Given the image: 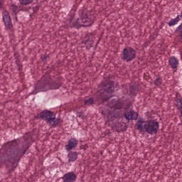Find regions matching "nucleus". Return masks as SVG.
I'll return each instance as SVG.
<instances>
[{
    "mask_svg": "<svg viewBox=\"0 0 182 182\" xmlns=\"http://www.w3.org/2000/svg\"><path fill=\"white\" fill-rule=\"evenodd\" d=\"M82 43L87 45V46H89V48H93L94 41L92 39H87L83 41Z\"/></svg>",
    "mask_w": 182,
    "mask_h": 182,
    "instance_id": "dca6fc26",
    "label": "nucleus"
},
{
    "mask_svg": "<svg viewBox=\"0 0 182 182\" xmlns=\"http://www.w3.org/2000/svg\"><path fill=\"white\" fill-rule=\"evenodd\" d=\"M19 2L21 5H29L33 2V0H19Z\"/></svg>",
    "mask_w": 182,
    "mask_h": 182,
    "instance_id": "6ab92c4d",
    "label": "nucleus"
},
{
    "mask_svg": "<svg viewBox=\"0 0 182 182\" xmlns=\"http://www.w3.org/2000/svg\"><path fill=\"white\" fill-rule=\"evenodd\" d=\"M161 78H160V77H156V79L154 80V85L156 86H160V85H161Z\"/></svg>",
    "mask_w": 182,
    "mask_h": 182,
    "instance_id": "412c9836",
    "label": "nucleus"
},
{
    "mask_svg": "<svg viewBox=\"0 0 182 182\" xmlns=\"http://www.w3.org/2000/svg\"><path fill=\"white\" fill-rule=\"evenodd\" d=\"M28 149H29L28 146H23L21 148H19L16 140L9 142L5 149L6 160L9 163H11V164H14L15 161H19L23 157V155L26 154Z\"/></svg>",
    "mask_w": 182,
    "mask_h": 182,
    "instance_id": "f257e3e1",
    "label": "nucleus"
},
{
    "mask_svg": "<svg viewBox=\"0 0 182 182\" xmlns=\"http://www.w3.org/2000/svg\"><path fill=\"white\" fill-rule=\"evenodd\" d=\"M62 86L61 82H53L50 78H46V80L42 79L41 81H38L35 87V90H33L30 95H36L39 92H46L50 89L56 90L59 89Z\"/></svg>",
    "mask_w": 182,
    "mask_h": 182,
    "instance_id": "39448f33",
    "label": "nucleus"
},
{
    "mask_svg": "<svg viewBox=\"0 0 182 182\" xmlns=\"http://www.w3.org/2000/svg\"><path fill=\"white\" fill-rule=\"evenodd\" d=\"M112 130H114L115 132H117L118 133H120V132H126V128L123 127V125L122 124L117 122L116 124H114L112 127Z\"/></svg>",
    "mask_w": 182,
    "mask_h": 182,
    "instance_id": "ddd939ff",
    "label": "nucleus"
},
{
    "mask_svg": "<svg viewBox=\"0 0 182 182\" xmlns=\"http://www.w3.org/2000/svg\"><path fill=\"white\" fill-rule=\"evenodd\" d=\"M180 18H181V15L177 16L176 18H173V20L176 21V22L178 23V22H180Z\"/></svg>",
    "mask_w": 182,
    "mask_h": 182,
    "instance_id": "bb28decb",
    "label": "nucleus"
},
{
    "mask_svg": "<svg viewBox=\"0 0 182 182\" xmlns=\"http://www.w3.org/2000/svg\"><path fill=\"white\" fill-rule=\"evenodd\" d=\"M36 119H42L51 127H57V126L60 127L63 123V120L60 118H56V114L49 109L43 110L39 115L36 117Z\"/></svg>",
    "mask_w": 182,
    "mask_h": 182,
    "instance_id": "20e7f679",
    "label": "nucleus"
},
{
    "mask_svg": "<svg viewBox=\"0 0 182 182\" xmlns=\"http://www.w3.org/2000/svg\"><path fill=\"white\" fill-rule=\"evenodd\" d=\"M78 143H79V141H77L76 139L71 138L68 141V144H67L65 146V149L68 151H70V150H72L73 149H75V147H76V146H77Z\"/></svg>",
    "mask_w": 182,
    "mask_h": 182,
    "instance_id": "9b49d317",
    "label": "nucleus"
},
{
    "mask_svg": "<svg viewBox=\"0 0 182 182\" xmlns=\"http://www.w3.org/2000/svg\"><path fill=\"white\" fill-rule=\"evenodd\" d=\"M174 25H177V23L176 22V20L173 18L168 22V26H174Z\"/></svg>",
    "mask_w": 182,
    "mask_h": 182,
    "instance_id": "b1692460",
    "label": "nucleus"
},
{
    "mask_svg": "<svg viewBox=\"0 0 182 182\" xmlns=\"http://www.w3.org/2000/svg\"><path fill=\"white\" fill-rule=\"evenodd\" d=\"M0 9H2V2H1V0H0Z\"/></svg>",
    "mask_w": 182,
    "mask_h": 182,
    "instance_id": "7c9ffc66",
    "label": "nucleus"
},
{
    "mask_svg": "<svg viewBox=\"0 0 182 182\" xmlns=\"http://www.w3.org/2000/svg\"><path fill=\"white\" fill-rule=\"evenodd\" d=\"M180 29H182V23L178 27L176 28V32H178V31H180Z\"/></svg>",
    "mask_w": 182,
    "mask_h": 182,
    "instance_id": "c85d7f7f",
    "label": "nucleus"
},
{
    "mask_svg": "<svg viewBox=\"0 0 182 182\" xmlns=\"http://www.w3.org/2000/svg\"><path fill=\"white\" fill-rule=\"evenodd\" d=\"M129 92L131 95L136 96V95H137V92H139V87H137L136 85H130Z\"/></svg>",
    "mask_w": 182,
    "mask_h": 182,
    "instance_id": "2eb2a0df",
    "label": "nucleus"
},
{
    "mask_svg": "<svg viewBox=\"0 0 182 182\" xmlns=\"http://www.w3.org/2000/svg\"><path fill=\"white\" fill-rule=\"evenodd\" d=\"M125 90L127 92H129V89H127V87L125 88Z\"/></svg>",
    "mask_w": 182,
    "mask_h": 182,
    "instance_id": "72a5a7b5",
    "label": "nucleus"
},
{
    "mask_svg": "<svg viewBox=\"0 0 182 182\" xmlns=\"http://www.w3.org/2000/svg\"><path fill=\"white\" fill-rule=\"evenodd\" d=\"M68 161H76L77 160V152L76 151H70L68 154Z\"/></svg>",
    "mask_w": 182,
    "mask_h": 182,
    "instance_id": "4468645a",
    "label": "nucleus"
},
{
    "mask_svg": "<svg viewBox=\"0 0 182 182\" xmlns=\"http://www.w3.org/2000/svg\"><path fill=\"white\" fill-rule=\"evenodd\" d=\"M61 178L63 182H75L76 178H77V175L75 172L71 171L64 174Z\"/></svg>",
    "mask_w": 182,
    "mask_h": 182,
    "instance_id": "6e6552de",
    "label": "nucleus"
},
{
    "mask_svg": "<svg viewBox=\"0 0 182 182\" xmlns=\"http://www.w3.org/2000/svg\"><path fill=\"white\" fill-rule=\"evenodd\" d=\"M169 66H171V69H175L177 70L178 68V59L176 57H171L168 60Z\"/></svg>",
    "mask_w": 182,
    "mask_h": 182,
    "instance_id": "f8f14e48",
    "label": "nucleus"
},
{
    "mask_svg": "<svg viewBox=\"0 0 182 182\" xmlns=\"http://www.w3.org/2000/svg\"><path fill=\"white\" fill-rule=\"evenodd\" d=\"M100 87L103 91L97 93L96 99L100 103H105L112 97L111 95L114 92V82L105 80L102 82Z\"/></svg>",
    "mask_w": 182,
    "mask_h": 182,
    "instance_id": "7ed1b4c3",
    "label": "nucleus"
},
{
    "mask_svg": "<svg viewBox=\"0 0 182 182\" xmlns=\"http://www.w3.org/2000/svg\"><path fill=\"white\" fill-rule=\"evenodd\" d=\"M121 59L127 63L134 60L136 59V50L132 47L124 48L121 54Z\"/></svg>",
    "mask_w": 182,
    "mask_h": 182,
    "instance_id": "0eeeda50",
    "label": "nucleus"
},
{
    "mask_svg": "<svg viewBox=\"0 0 182 182\" xmlns=\"http://www.w3.org/2000/svg\"><path fill=\"white\" fill-rule=\"evenodd\" d=\"M98 43H97V45H96V46H97Z\"/></svg>",
    "mask_w": 182,
    "mask_h": 182,
    "instance_id": "4c0bfd02",
    "label": "nucleus"
},
{
    "mask_svg": "<svg viewBox=\"0 0 182 182\" xmlns=\"http://www.w3.org/2000/svg\"><path fill=\"white\" fill-rule=\"evenodd\" d=\"M87 148V144H85V145L84 150H86Z\"/></svg>",
    "mask_w": 182,
    "mask_h": 182,
    "instance_id": "473e14b6",
    "label": "nucleus"
},
{
    "mask_svg": "<svg viewBox=\"0 0 182 182\" xmlns=\"http://www.w3.org/2000/svg\"><path fill=\"white\" fill-rule=\"evenodd\" d=\"M39 8H41V6H36V7H33V11L34 14H36L38 11H39Z\"/></svg>",
    "mask_w": 182,
    "mask_h": 182,
    "instance_id": "a878e982",
    "label": "nucleus"
},
{
    "mask_svg": "<svg viewBox=\"0 0 182 182\" xmlns=\"http://www.w3.org/2000/svg\"><path fill=\"white\" fill-rule=\"evenodd\" d=\"M18 9V6H15V4H11V11L16 15V10Z\"/></svg>",
    "mask_w": 182,
    "mask_h": 182,
    "instance_id": "393cba45",
    "label": "nucleus"
},
{
    "mask_svg": "<svg viewBox=\"0 0 182 182\" xmlns=\"http://www.w3.org/2000/svg\"><path fill=\"white\" fill-rule=\"evenodd\" d=\"M95 103V99L93 97H90L88 100H85L84 101V104L87 105V106H90V105H93Z\"/></svg>",
    "mask_w": 182,
    "mask_h": 182,
    "instance_id": "f3484780",
    "label": "nucleus"
},
{
    "mask_svg": "<svg viewBox=\"0 0 182 182\" xmlns=\"http://www.w3.org/2000/svg\"><path fill=\"white\" fill-rule=\"evenodd\" d=\"M41 59L43 63H46L48 62V59H49V56L47 54L41 55Z\"/></svg>",
    "mask_w": 182,
    "mask_h": 182,
    "instance_id": "aec40b11",
    "label": "nucleus"
},
{
    "mask_svg": "<svg viewBox=\"0 0 182 182\" xmlns=\"http://www.w3.org/2000/svg\"><path fill=\"white\" fill-rule=\"evenodd\" d=\"M180 33H181L180 38L181 39H182V31H180Z\"/></svg>",
    "mask_w": 182,
    "mask_h": 182,
    "instance_id": "2f4dec72",
    "label": "nucleus"
},
{
    "mask_svg": "<svg viewBox=\"0 0 182 182\" xmlns=\"http://www.w3.org/2000/svg\"><path fill=\"white\" fill-rule=\"evenodd\" d=\"M93 23V20H92V16L90 13L87 11L80 10V18H77L75 22L70 23V28H75V29H79L80 28H85L86 26H92Z\"/></svg>",
    "mask_w": 182,
    "mask_h": 182,
    "instance_id": "423d86ee",
    "label": "nucleus"
},
{
    "mask_svg": "<svg viewBox=\"0 0 182 182\" xmlns=\"http://www.w3.org/2000/svg\"><path fill=\"white\" fill-rule=\"evenodd\" d=\"M16 21H18V17L16 16Z\"/></svg>",
    "mask_w": 182,
    "mask_h": 182,
    "instance_id": "c9c22d12",
    "label": "nucleus"
},
{
    "mask_svg": "<svg viewBox=\"0 0 182 182\" xmlns=\"http://www.w3.org/2000/svg\"><path fill=\"white\" fill-rule=\"evenodd\" d=\"M124 117H125L128 122H130V120H137L139 114L134 111H127L124 112Z\"/></svg>",
    "mask_w": 182,
    "mask_h": 182,
    "instance_id": "9d476101",
    "label": "nucleus"
},
{
    "mask_svg": "<svg viewBox=\"0 0 182 182\" xmlns=\"http://www.w3.org/2000/svg\"><path fill=\"white\" fill-rule=\"evenodd\" d=\"M102 113L103 114V111H102Z\"/></svg>",
    "mask_w": 182,
    "mask_h": 182,
    "instance_id": "58836bf2",
    "label": "nucleus"
},
{
    "mask_svg": "<svg viewBox=\"0 0 182 182\" xmlns=\"http://www.w3.org/2000/svg\"><path fill=\"white\" fill-rule=\"evenodd\" d=\"M176 106L178 110H180V109H182V98L176 99Z\"/></svg>",
    "mask_w": 182,
    "mask_h": 182,
    "instance_id": "a211bd4d",
    "label": "nucleus"
},
{
    "mask_svg": "<svg viewBox=\"0 0 182 182\" xmlns=\"http://www.w3.org/2000/svg\"><path fill=\"white\" fill-rule=\"evenodd\" d=\"M107 134H110V132H108L107 133Z\"/></svg>",
    "mask_w": 182,
    "mask_h": 182,
    "instance_id": "e433bc0d",
    "label": "nucleus"
},
{
    "mask_svg": "<svg viewBox=\"0 0 182 182\" xmlns=\"http://www.w3.org/2000/svg\"><path fill=\"white\" fill-rule=\"evenodd\" d=\"M144 46H147V43H144Z\"/></svg>",
    "mask_w": 182,
    "mask_h": 182,
    "instance_id": "f704fd0d",
    "label": "nucleus"
},
{
    "mask_svg": "<svg viewBox=\"0 0 182 182\" xmlns=\"http://www.w3.org/2000/svg\"><path fill=\"white\" fill-rule=\"evenodd\" d=\"M114 107V109H122V107H123V102H117Z\"/></svg>",
    "mask_w": 182,
    "mask_h": 182,
    "instance_id": "5701e85b",
    "label": "nucleus"
},
{
    "mask_svg": "<svg viewBox=\"0 0 182 182\" xmlns=\"http://www.w3.org/2000/svg\"><path fill=\"white\" fill-rule=\"evenodd\" d=\"M3 21L7 29H11L14 28V24H12V20L11 19V16H9V13L6 12V14L3 15Z\"/></svg>",
    "mask_w": 182,
    "mask_h": 182,
    "instance_id": "1a4fd4ad",
    "label": "nucleus"
},
{
    "mask_svg": "<svg viewBox=\"0 0 182 182\" xmlns=\"http://www.w3.org/2000/svg\"><path fill=\"white\" fill-rule=\"evenodd\" d=\"M77 117H81V119H83V115L82 114V113H79V114L77 115Z\"/></svg>",
    "mask_w": 182,
    "mask_h": 182,
    "instance_id": "c756f323",
    "label": "nucleus"
},
{
    "mask_svg": "<svg viewBox=\"0 0 182 182\" xmlns=\"http://www.w3.org/2000/svg\"><path fill=\"white\" fill-rule=\"evenodd\" d=\"M16 166H18V164H16V166H13L11 168H10L9 172L12 173V171H15V168H16Z\"/></svg>",
    "mask_w": 182,
    "mask_h": 182,
    "instance_id": "cd10ccee",
    "label": "nucleus"
},
{
    "mask_svg": "<svg viewBox=\"0 0 182 182\" xmlns=\"http://www.w3.org/2000/svg\"><path fill=\"white\" fill-rule=\"evenodd\" d=\"M136 130L143 132H145L147 134H157L159 129H160V124L156 119H149L144 121V119L140 117L136 123Z\"/></svg>",
    "mask_w": 182,
    "mask_h": 182,
    "instance_id": "f03ea898",
    "label": "nucleus"
},
{
    "mask_svg": "<svg viewBox=\"0 0 182 182\" xmlns=\"http://www.w3.org/2000/svg\"><path fill=\"white\" fill-rule=\"evenodd\" d=\"M16 65L18 66V70L21 72L22 70V65H21V60L19 59L16 60Z\"/></svg>",
    "mask_w": 182,
    "mask_h": 182,
    "instance_id": "4be33fe9",
    "label": "nucleus"
}]
</instances>
